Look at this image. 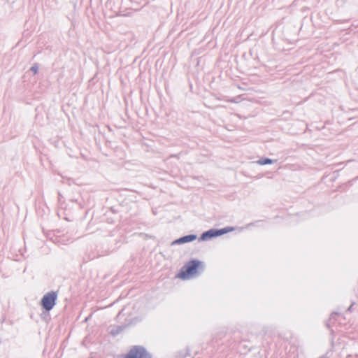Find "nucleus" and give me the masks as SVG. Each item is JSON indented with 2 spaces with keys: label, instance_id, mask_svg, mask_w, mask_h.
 Returning a JSON list of instances; mask_svg holds the SVG:
<instances>
[{
  "label": "nucleus",
  "instance_id": "9b49d317",
  "mask_svg": "<svg viewBox=\"0 0 358 358\" xmlns=\"http://www.w3.org/2000/svg\"><path fill=\"white\" fill-rule=\"evenodd\" d=\"M355 305V303H352L349 308H348L347 311L352 312V306Z\"/></svg>",
  "mask_w": 358,
  "mask_h": 358
},
{
  "label": "nucleus",
  "instance_id": "20e7f679",
  "mask_svg": "<svg viewBox=\"0 0 358 358\" xmlns=\"http://www.w3.org/2000/svg\"><path fill=\"white\" fill-rule=\"evenodd\" d=\"M216 237H218L217 229H210L203 232L199 238V241H206Z\"/></svg>",
  "mask_w": 358,
  "mask_h": 358
},
{
  "label": "nucleus",
  "instance_id": "7ed1b4c3",
  "mask_svg": "<svg viewBox=\"0 0 358 358\" xmlns=\"http://www.w3.org/2000/svg\"><path fill=\"white\" fill-rule=\"evenodd\" d=\"M57 299V294L56 292L51 291L45 294L41 301V303L44 310L46 311L51 310L56 304Z\"/></svg>",
  "mask_w": 358,
  "mask_h": 358
},
{
  "label": "nucleus",
  "instance_id": "1a4fd4ad",
  "mask_svg": "<svg viewBox=\"0 0 358 358\" xmlns=\"http://www.w3.org/2000/svg\"><path fill=\"white\" fill-rule=\"evenodd\" d=\"M338 313L337 312H333L331 315H330V317L328 320V322H327L326 325L327 327L329 329L330 328V325H331V321L333 320H334L335 317L338 315Z\"/></svg>",
  "mask_w": 358,
  "mask_h": 358
},
{
  "label": "nucleus",
  "instance_id": "f257e3e1",
  "mask_svg": "<svg viewBox=\"0 0 358 358\" xmlns=\"http://www.w3.org/2000/svg\"><path fill=\"white\" fill-rule=\"evenodd\" d=\"M203 271V263L200 260L192 259L181 268L177 277L182 280H188L199 275Z\"/></svg>",
  "mask_w": 358,
  "mask_h": 358
},
{
  "label": "nucleus",
  "instance_id": "9d476101",
  "mask_svg": "<svg viewBox=\"0 0 358 358\" xmlns=\"http://www.w3.org/2000/svg\"><path fill=\"white\" fill-rule=\"evenodd\" d=\"M30 71L34 73V74H36L38 71V65L37 63L34 64V65L30 68Z\"/></svg>",
  "mask_w": 358,
  "mask_h": 358
},
{
  "label": "nucleus",
  "instance_id": "39448f33",
  "mask_svg": "<svg viewBox=\"0 0 358 358\" xmlns=\"http://www.w3.org/2000/svg\"><path fill=\"white\" fill-rule=\"evenodd\" d=\"M196 238L197 236L196 234H188L176 239L172 242L171 245H181L187 243H190L195 241Z\"/></svg>",
  "mask_w": 358,
  "mask_h": 358
},
{
  "label": "nucleus",
  "instance_id": "0eeeda50",
  "mask_svg": "<svg viewBox=\"0 0 358 358\" xmlns=\"http://www.w3.org/2000/svg\"><path fill=\"white\" fill-rule=\"evenodd\" d=\"M234 230V227H226L222 229H217L218 236L227 234L229 232L233 231Z\"/></svg>",
  "mask_w": 358,
  "mask_h": 358
},
{
  "label": "nucleus",
  "instance_id": "f03ea898",
  "mask_svg": "<svg viewBox=\"0 0 358 358\" xmlns=\"http://www.w3.org/2000/svg\"><path fill=\"white\" fill-rule=\"evenodd\" d=\"M124 358H152V355L143 345H134L125 355Z\"/></svg>",
  "mask_w": 358,
  "mask_h": 358
},
{
  "label": "nucleus",
  "instance_id": "6e6552de",
  "mask_svg": "<svg viewBox=\"0 0 358 358\" xmlns=\"http://www.w3.org/2000/svg\"><path fill=\"white\" fill-rule=\"evenodd\" d=\"M126 328L125 326H117L116 328L111 329L110 334L115 336L120 334Z\"/></svg>",
  "mask_w": 358,
  "mask_h": 358
},
{
  "label": "nucleus",
  "instance_id": "423d86ee",
  "mask_svg": "<svg viewBox=\"0 0 358 358\" xmlns=\"http://www.w3.org/2000/svg\"><path fill=\"white\" fill-rule=\"evenodd\" d=\"M277 160H273V159H271L270 158H268V157H262V158H260L257 162V163L259 165H266V164H273L274 162H276Z\"/></svg>",
  "mask_w": 358,
  "mask_h": 358
}]
</instances>
